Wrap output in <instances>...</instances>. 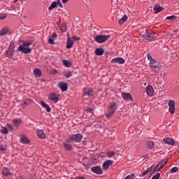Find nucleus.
<instances>
[{
	"mask_svg": "<svg viewBox=\"0 0 179 179\" xmlns=\"http://www.w3.org/2000/svg\"><path fill=\"white\" fill-rule=\"evenodd\" d=\"M83 138V136H82L80 134H73L70 136L69 138H67L66 142L69 143H79L81 142Z\"/></svg>",
	"mask_w": 179,
	"mask_h": 179,
	"instance_id": "nucleus-1",
	"label": "nucleus"
},
{
	"mask_svg": "<svg viewBox=\"0 0 179 179\" xmlns=\"http://www.w3.org/2000/svg\"><path fill=\"white\" fill-rule=\"evenodd\" d=\"M150 68L153 73H159V71L162 69V64L156 60H152L150 62Z\"/></svg>",
	"mask_w": 179,
	"mask_h": 179,
	"instance_id": "nucleus-2",
	"label": "nucleus"
},
{
	"mask_svg": "<svg viewBox=\"0 0 179 179\" xmlns=\"http://www.w3.org/2000/svg\"><path fill=\"white\" fill-rule=\"evenodd\" d=\"M13 54H15V43L10 42L8 50L6 52V57L13 58Z\"/></svg>",
	"mask_w": 179,
	"mask_h": 179,
	"instance_id": "nucleus-3",
	"label": "nucleus"
},
{
	"mask_svg": "<svg viewBox=\"0 0 179 179\" xmlns=\"http://www.w3.org/2000/svg\"><path fill=\"white\" fill-rule=\"evenodd\" d=\"M108 38H110L109 35H97L94 38V40L99 44H101L107 41Z\"/></svg>",
	"mask_w": 179,
	"mask_h": 179,
	"instance_id": "nucleus-4",
	"label": "nucleus"
},
{
	"mask_svg": "<svg viewBox=\"0 0 179 179\" xmlns=\"http://www.w3.org/2000/svg\"><path fill=\"white\" fill-rule=\"evenodd\" d=\"M143 36L145 40H148V41H152L155 38H157V34L155 32L146 33Z\"/></svg>",
	"mask_w": 179,
	"mask_h": 179,
	"instance_id": "nucleus-5",
	"label": "nucleus"
},
{
	"mask_svg": "<svg viewBox=\"0 0 179 179\" xmlns=\"http://www.w3.org/2000/svg\"><path fill=\"white\" fill-rule=\"evenodd\" d=\"M48 99L50 101H52V103H58V101L59 100V97L55 92H52L48 96Z\"/></svg>",
	"mask_w": 179,
	"mask_h": 179,
	"instance_id": "nucleus-6",
	"label": "nucleus"
},
{
	"mask_svg": "<svg viewBox=\"0 0 179 179\" xmlns=\"http://www.w3.org/2000/svg\"><path fill=\"white\" fill-rule=\"evenodd\" d=\"M166 164H167V159H165L155 166V171H159V170H162V169H163Z\"/></svg>",
	"mask_w": 179,
	"mask_h": 179,
	"instance_id": "nucleus-7",
	"label": "nucleus"
},
{
	"mask_svg": "<svg viewBox=\"0 0 179 179\" xmlns=\"http://www.w3.org/2000/svg\"><path fill=\"white\" fill-rule=\"evenodd\" d=\"M168 106L169 107V113H171V114H174L176 110V101L170 100L168 103Z\"/></svg>",
	"mask_w": 179,
	"mask_h": 179,
	"instance_id": "nucleus-8",
	"label": "nucleus"
},
{
	"mask_svg": "<svg viewBox=\"0 0 179 179\" xmlns=\"http://www.w3.org/2000/svg\"><path fill=\"white\" fill-rule=\"evenodd\" d=\"M91 171L94 173V174H103V171L101 170V167L100 166H92L91 168Z\"/></svg>",
	"mask_w": 179,
	"mask_h": 179,
	"instance_id": "nucleus-9",
	"label": "nucleus"
},
{
	"mask_svg": "<svg viewBox=\"0 0 179 179\" xmlns=\"http://www.w3.org/2000/svg\"><path fill=\"white\" fill-rule=\"evenodd\" d=\"M113 163H114V161L108 159L105 161L102 165V169L103 170H108V169H110V166H113Z\"/></svg>",
	"mask_w": 179,
	"mask_h": 179,
	"instance_id": "nucleus-10",
	"label": "nucleus"
},
{
	"mask_svg": "<svg viewBox=\"0 0 179 179\" xmlns=\"http://www.w3.org/2000/svg\"><path fill=\"white\" fill-rule=\"evenodd\" d=\"M111 64H122L125 63V60L122 57H115L111 59Z\"/></svg>",
	"mask_w": 179,
	"mask_h": 179,
	"instance_id": "nucleus-11",
	"label": "nucleus"
},
{
	"mask_svg": "<svg viewBox=\"0 0 179 179\" xmlns=\"http://www.w3.org/2000/svg\"><path fill=\"white\" fill-rule=\"evenodd\" d=\"M122 97L126 101H132V100H134V98L132 97V95L131 94L127 93V92H122Z\"/></svg>",
	"mask_w": 179,
	"mask_h": 179,
	"instance_id": "nucleus-12",
	"label": "nucleus"
},
{
	"mask_svg": "<svg viewBox=\"0 0 179 179\" xmlns=\"http://www.w3.org/2000/svg\"><path fill=\"white\" fill-rule=\"evenodd\" d=\"M108 111L115 113V110H117V103L111 102L108 106Z\"/></svg>",
	"mask_w": 179,
	"mask_h": 179,
	"instance_id": "nucleus-13",
	"label": "nucleus"
},
{
	"mask_svg": "<svg viewBox=\"0 0 179 179\" xmlns=\"http://www.w3.org/2000/svg\"><path fill=\"white\" fill-rule=\"evenodd\" d=\"M22 119H19V118H15L12 120V123L13 127H15V128H17L19 127V125L22 124Z\"/></svg>",
	"mask_w": 179,
	"mask_h": 179,
	"instance_id": "nucleus-14",
	"label": "nucleus"
},
{
	"mask_svg": "<svg viewBox=\"0 0 179 179\" xmlns=\"http://www.w3.org/2000/svg\"><path fill=\"white\" fill-rule=\"evenodd\" d=\"M1 174L4 176V177H9V176H12V172H10L9 169L4 167L1 171Z\"/></svg>",
	"mask_w": 179,
	"mask_h": 179,
	"instance_id": "nucleus-15",
	"label": "nucleus"
},
{
	"mask_svg": "<svg viewBox=\"0 0 179 179\" xmlns=\"http://www.w3.org/2000/svg\"><path fill=\"white\" fill-rule=\"evenodd\" d=\"M58 87L62 90V92H66L68 90V83H59Z\"/></svg>",
	"mask_w": 179,
	"mask_h": 179,
	"instance_id": "nucleus-16",
	"label": "nucleus"
},
{
	"mask_svg": "<svg viewBox=\"0 0 179 179\" xmlns=\"http://www.w3.org/2000/svg\"><path fill=\"white\" fill-rule=\"evenodd\" d=\"M36 135L39 139H44L45 138V134L41 129H36Z\"/></svg>",
	"mask_w": 179,
	"mask_h": 179,
	"instance_id": "nucleus-17",
	"label": "nucleus"
},
{
	"mask_svg": "<svg viewBox=\"0 0 179 179\" xmlns=\"http://www.w3.org/2000/svg\"><path fill=\"white\" fill-rule=\"evenodd\" d=\"M163 141L165 142V143H167V145H171L172 146L176 145V141H174V139L173 138H165L163 139Z\"/></svg>",
	"mask_w": 179,
	"mask_h": 179,
	"instance_id": "nucleus-18",
	"label": "nucleus"
},
{
	"mask_svg": "<svg viewBox=\"0 0 179 179\" xmlns=\"http://www.w3.org/2000/svg\"><path fill=\"white\" fill-rule=\"evenodd\" d=\"M66 47L68 50L71 49V47H73V41L69 36L67 38Z\"/></svg>",
	"mask_w": 179,
	"mask_h": 179,
	"instance_id": "nucleus-19",
	"label": "nucleus"
},
{
	"mask_svg": "<svg viewBox=\"0 0 179 179\" xmlns=\"http://www.w3.org/2000/svg\"><path fill=\"white\" fill-rule=\"evenodd\" d=\"M40 104L46 110L48 113H51V108H50V106L48 104L45 103L44 101H41Z\"/></svg>",
	"mask_w": 179,
	"mask_h": 179,
	"instance_id": "nucleus-20",
	"label": "nucleus"
},
{
	"mask_svg": "<svg viewBox=\"0 0 179 179\" xmlns=\"http://www.w3.org/2000/svg\"><path fill=\"white\" fill-rule=\"evenodd\" d=\"M153 9L155 10V13H159V12L164 10V8L161 7L159 4H156Z\"/></svg>",
	"mask_w": 179,
	"mask_h": 179,
	"instance_id": "nucleus-21",
	"label": "nucleus"
},
{
	"mask_svg": "<svg viewBox=\"0 0 179 179\" xmlns=\"http://www.w3.org/2000/svg\"><path fill=\"white\" fill-rule=\"evenodd\" d=\"M8 33H10V30H9V28L6 27L0 31V36H5V34H8Z\"/></svg>",
	"mask_w": 179,
	"mask_h": 179,
	"instance_id": "nucleus-22",
	"label": "nucleus"
},
{
	"mask_svg": "<svg viewBox=\"0 0 179 179\" xmlns=\"http://www.w3.org/2000/svg\"><path fill=\"white\" fill-rule=\"evenodd\" d=\"M153 87L150 85H148L146 87V93L148 94V96H153Z\"/></svg>",
	"mask_w": 179,
	"mask_h": 179,
	"instance_id": "nucleus-23",
	"label": "nucleus"
},
{
	"mask_svg": "<svg viewBox=\"0 0 179 179\" xmlns=\"http://www.w3.org/2000/svg\"><path fill=\"white\" fill-rule=\"evenodd\" d=\"M94 52H95V55H98V56L103 55V54H104V50H103V48H98L95 49Z\"/></svg>",
	"mask_w": 179,
	"mask_h": 179,
	"instance_id": "nucleus-24",
	"label": "nucleus"
},
{
	"mask_svg": "<svg viewBox=\"0 0 179 179\" xmlns=\"http://www.w3.org/2000/svg\"><path fill=\"white\" fill-rule=\"evenodd\" d=\"M62 62L66 68H71L72 66V63L68 60L63 59Z\"/></svg>",
	"mask_w": 179,
	"mask_h": 179,
	"instance_id": "nucleus-25",
	"label": "nucleus"
},
{
	"mask_svg": "<svg viewBox=\"0 0 179 179\" xmlns=\"http://www.w3.org/2000/svg\"><path fill=\"white\" fill-rule=\"evenodd\" d=\"M34 74L36 78H40L41 76V70L40 69H35L34 70Z\"/></svg>",
	"mask_w": 179,
	"mask_h": 179,
	"instance_id": "nucleus-26",
	"label": "nucleus"
},
{
	"mask_svg": "<svg viewBox=\"0 0 179 179\" xmlns=\"http://www.w3.org/2000/svg\"><path fill=\"white\" fill-rule=\"evenodd\" d=\"M84 96H93V90L89 89L84 91Z\"/></svg>",
	"mask_w": 179,
	"mask_h": 179,
	"instance_id": "nucleus-27",
	"label": "nucleus"
},
{
	"mask_svg": "<svg viewBox=\"0 0 179 179\" xmlns=\"http://www.w3.org/2000/svg\"><path fill=\"white\" fill-rule=\"evenodd\" d=\"M64 148L66 149V150H72V149H73V147L71 144L66 143H64Z\"/></svg>",
	"mask_w": 179,
	"mask_h": 179,
	"instance_id": "nucleus-28",
	"label": "nucleus"
},
{
	"mask_svg": "<svg viewBox=\"0 0 179 179\" xmlns=\"http://www.w3.org/2000/svg\"><path fill=\"white\" fill-rule=\"evenodd\" d=\"M32 44H33V40L23 41V47H29V45H31Z\"/></svg>",
	"mask_w": 179,
	"mask_h": 179,
	"instance_id": "nucleus-29",
	"label": "nucleus"
},
{
	"mask_svg": "<svg viewBox=\"0 0 179 179\" xmlns=\"http://www.w3.org/2000/svg\"><path fill=\"white\" fill-rule=\"evenodd\" d=\"M146 146L148 149H153L155 148V142L153 141H148L146 143Z\"/></svg>",
	"mask_w": 179,
	"mask_h": 179,
	"instance_id": "nucleus-30",
	"label": "nucleus"
},
{
	"mask_svg": "<svg viewBox=\"0 0 179 179\" xmlns=\"http://www.w3.org/2000/svg\"><path fill=\"white\" fill-rule=\"evenodd\" d=\"M30 52H31V48L23 46V54H30Z\"/></svg>",
	"mask_w": 179,
	"mask_h": 179,
	"instance_id": "nucleus-31",
	"label": "nucleus"
},
{
	"mask_svg": "<svg viewBox=\"0 0 179 179\" xmlns=\"http://www.w3.org/2000/svg\"><path fill=\"white\" fill-rule=\"evenodd\" d=\"M127 20H128V15H125L123 17L119 20V24H122V23H124V22H127Z\"/></svg>",
	"mask_w": 179,
	"mask_h": 179,
	"instance_id": "nucleus-32",
	"label": "nucleus"
},
{
	"mask_svg": "<svg viewBox=\"0 0 179 179\" xmlns=\"http://www.w3.org/2000/svg\"><path fill=\"white\" fill-rule=\"evenodd\" d=\"M54 8H57V2L53 1L48 8V10H52Z\"/></svg>",
	"mask_w": 179,
	"mask_h": 179,
	"instance_id": "nucleus-33",
	"label": "nucleus"
},
{
	"mask_svg": "<svg viewBox=\"0 0 179 179\" xmlns=\"http://www.w3.org/2000/svg\"><path fill=\"white\" fill-rule=\"evenodd\" d=\"M107 157H113V156H115V152L114 151H108L106 152Z\"/></svg>",
	"mask_w": 179,
	"mask_h": 179,
	"instance_id": "nucleus-34",
	"label": "nucleus"
},
{
	"mask_svg": "<svg viewBox=\"0 0 179 179\" xmlns=\"http://www.w3.org/2000/svg\"><path fill=\"white\" fill-rule=\"evenodd\" d=\"M23 143H25L26 145H27V143H30V140L29 138H27V137L26 136H23Z\"/></svg>",
	"mask_w": 179,
	"mask_h": 179,
	"instance_id": "nucleus-35",
	"label": "nucleus"
},
{
	"mask_svg": "<svg viewBox=\"0 0 179 179\" xmlns=\"http://www.w3.org/2000/svg\"><path fill=\"white\" fill-rule=\"evenodd\" d=\"M1 134H4V135H6L8 134V128L6 127H2L1 129Z\"/></svg>",
	"mask_w": 179,
	"mask_h": 179,
	"instance_id": "nucleus-36",
	"label": "nucleus"
},
{
	"mask_svg": "<svg viewBox=\"0 0 179 179\" xmlns=\"http://www.w3.org/2000/svg\"><path fill=\"white\" fill-rule=\"evenodd\" d=\"M113 114H114L113 112L108 111V113H106L105 115H106V118H111L113 117Z\"/></svg>",
	"mask_w": 179,
	"mask_h": 179,
	"instance_id": "nucleus-37",
	"label": "nucleus"
},
{
	"mask_svg": "<svg viewBox=\"0 0 179 179\" xmlns=\"http://www.w3.org/2000/svg\"><path fill=\"white\" fill-rule=\"evenodd\" d=\"M64 76H65L67 78H71V77H72V72L68 71L64 73Z\"/></svg>",
	"mask_w": 179,
	"mask_h": 179,
	"instance_id": "nucleus-38",
	"label": "nucleus"
},
{
	"mask_svg": "<svg viewBox=\"0 0 179 179\" xmlns=\"http://www.w3.org/2000/svg\"><path fill=\"white\" fill-rule=\"evenodd\" d=\"M168 20H176L177 19V16L176 15H171L166 17Z\"/></svg>",
	"mask_w": 179,
	"mask_h": 179,
	"instance_id": "nucleus-39",
	"label": "nucleus"
},
{
	"mask_svg": "<svg viewBox=\"0 0 179 179\" xmlns=\"http://www.w3.org/2000/svg\"><path fill=\"white\" fill-rule=\"evenodd\" d=\"M60 30L63 32L66 31V24H63Z\"/></svg>",
	"mask_w": 179,
	"mask_h": 179,
	"instance_id": "nucleus-40",
	"label": "nucleus"
},
{
	"mask_svg": "<svg viewBox=\"0 0 179 179\" xmlns=\"http://www.w3.org/2000/svg\"><path fill=\"white\" fill-rule=\"evenodd\" d=\"M86 112H87V113H90V114H93L94 110H93L92 108L87 107V108H86Z\"/></svg>",
	"mask_w": 179,
	"mask_h": 179,
	"instance_id": "nucleus-41",
	"label": "nucleus"
},
{
	"mask_svg": "<svg viewBox=\"0 0 179 179\" xmlns=\"http://www.w3.org/2000/svg\"><path fill=\"white\" fill-rule=\"evenodd\" d=\"M176 171H178V168L173 167L170 170L169 173H176Z\"/></svg>",
	"mask_w": 179,
	"mask_h": 179,
	"instance_id": "nucleus-42",
	"label": "nucleus"
},
{
	"mask_svg": "<svg viewBox=\"0 0 179 179\" xmlns=\"http://www.w3.org/2000/svg\"><path fill=\"white\" fill-rule=\"evenodd\" d=\"M150 171H152V168H150V169H147V170H145V171H144L143 172V176H146V174H148V173H150Z\"/></svg>",
	"mask_w": 179,
	"mask_h": 179,
	"instance_id": "nucleus-43",
	"label": "nucleus"
},
{
	"mask_svg": "<svg viewBox=\"0 0 179 179\" xmlns=\"http://www.w3.org/2000/svg\"><path fill=\"white\" fill-rule=\"evenodd\" d=\"M73 42L74 41H79L80 40V38L76 36H72V39H71Z\"/></svg>",
	"mask_w": 179,
	"mask_h": 179,
	"instance_id": "nucleus-44",
	"label": "nucleus"
},
{
	"mask_svg": "<svg viewBox=\"0 0 179 179\" xmlns=\"http://www.w3.org/2000/svg\"><path fill=\"white\" fill-rule=\"evenodd\" d=\"M160 178V173H157L156 175H154L152 179H159Z\"/></svg>",
	"mask_w": 179,
	"mask_h": 179,
	"instance_id": "nucleus-45",
	"label": "nucleus"
},
{
	"mask_svg": "<svg viewBox=\"0 0 179 179\" xmlns=\"http://www.w3.org/2000/svg\"><path fill=\"white\" fill-rule=\"evenodd\" d=\"M6 14H0V20H3V19L6 18Z\"/></svg>",
	"mask_w": 179,
	"mask_h": 179,
	"instance_id": "nucleus-46",
	"label": "nucleus"
},
{
	"mask_svg": "<svg viewBox=\"0 0 179 179\" xmlns=\"http://www.w3.org/2000/svg\"><path fill=\"white\" fill-rule=\"evenodd\" d=\"M6 126L8 127L9 131H13V126L10 124H7Z\"/></svg>",
	"mask_w": 179,
	"mask_h": 179,
	"instance_id": "nucleus-47",
	"label": "nucleus"
},
{
	"mask_svg": "<svg viewBox=\"0 0 179 179\" xmlns=\"http://www.w3.org/2000/svg\"><path fill=\"white\" fill-rule=\"evenodd\" d=\"M147 58H148V61H150V62L155 61V59H153V58H152V56L149 54L147 55Z\"/></svg>",
	"mask_w": 179,
	"mask_h": 179,
	"instance_id": "nucleus-48",
	"label": "nucleus"
},
{
	"mask_svg": "<svg viewBox=\"0 0 179 179\" xmlns=\"http://www.w3.org/2000/svg\"><path fill=\"white\" fill-rule=\"evenodd\" d=\"M48 43H49V44H51L52 45H54V38L50 37L48 39Z\"/></svg>",
	"mask_w": 179,
	"mask_h": 179,
	"instance_id": "nucleus-49",
	"label": "nucleus"
},
{
	"mask_svg": "<svg viewBox=\"0 0 179 179\" xmlns=\"http://www.w3.org/2000/svg\"><path fill=\"white\" fill-rule=\"evenodd\" d=\"M30 103H31V101L30 99L24 101V104H25V106H29Z\"/></svg>",
	"mask_w": 179,
	"mask_h": 179,
	"instance_id": "nucleus-50",
	"label": "nucleus"
},
{
	"mask_svg": "<svg viewBox=\"0 0 179 179\" xmlns=\"http://www.w3.org/2000/svg\"><path fill=\"white\" fill-rule=\"evenodd\" d=\"M6 150V147L3 146V145H1L0 146V150L1 152H3L4 150Z\"/></svg>",
	"mask_w": 179,
	"mask_h": 179,
	"instance_id": "nucleus-51",
	"label": "nucleus"
},
{
	"mask_svg": "<svg viewBox=\"0 0 179 179\" xmlns=\"http://www.w3.org/2000/svg\"><path fill=\"white\" fill-rule=\"evenodd\" d=\"M57 5L59 6L60 8H62V3H61V1L58 0Z\"/></svg>",
	"mask_w": 179,
	"mask_h": 179,
	"instance_id": "nucleus-52",
	"label": "nucleus"
},
{
	"mask_svg": "<svg viewBox=\"0 0 179 179\" xmlns=\"http://www.w3.org/2000/svg\"><path fill=\"white\" fill-rule=\"evenodd\" d=\"M99 156L100 157H106V153H104V152H101Z\"/></svg>",
	"mask_w": 179,
	"mask_h": 179,
	"instance_id": "nucleus-53",
	"label": "nucleus"
},
{
	"mask_svg": "<svg viewBox=\"0 0 179 179\" xmlns=\"http://www.w3.org/2000/svg\"><path fill=\"white\" fill-rule=\"evenodd\" d=\"M51 38H55L57 37V34L55 33H53L50 36Z\"/></svg>",
	"mask_w": 179,
	"mask_h": 179,
	"instance_id": "nucleus-54",
	"label": "nucleus"
},
{
	"mask_svg": "<svg viewBox=\"0 0 179 179\" xmlns=\"http://www.w3.org/2000/svg\"><path fill=\"white\" fill-rule=\"evenodd\" d=\"M124 179H134V178H132V175H129Z\"/></svg>",
	"mask_w": 179,
	"mask_h": 179,
	"instance_id": "nucleus-55",
	"label": "nucleus"
},
{
	"mask_svg": "<svg viewBox=\"0 0 179 179\" xmlns=\"http://www.w3.org/2000/svg\"><path fill=\"white\" fill-rule=\"evenodd\" d=\"M18 51L23 52V45H20V47L18 48Z\"/></svg>",
	"mask_w": 179,
	"mask_h": 179,
	"instance_id": "nucleus-56",
	"label": "nucleus"
},
{
	"mask_svg": "<svg viewBox=\"0 0 179 179\" xmlns=\"http://www.w3.org/2000/svg\"><path fill=\"white\" fill-rule=\"evenodd\" d=\"M68 1H69V0H62V2L63 3H66V2H68Z\"/></svg>",
	"mask_w": 179,
	"mask_h": 179,
	"instance_id": "nucleus-57",
	"label": "nucleus"
},
{
	"mask_svg": "<svg viewBox=\"0 0 179 179\" xmlns=\"http://www.w3.org/2000/svg\"><path fill=\"white\" fill-rule=\"evenodd\" d=\"M82 143L84 144V145H87V143L86 141H83Z\"/></svg>",
	"mask_w": 179,
	"mask_h": 179,
	"instance_id": "nucleus-58",
	"label": "nucleus"
},
{
	"mask_svg": "<svg viewBox=\"0 0 179 179\" xmlns=\"http://www.w3.org/2000/svg\"><path fill=\"white\" fill-rule=\"evenodd\" d=\"M76 179H85V177L82 176V177L76 178Z\"/></svg>",
	"mask_w": 179,
	"mask_h": 179,
	"instance_id": "nucleus-59",
	"label": "nucleus"
},
{
	"mask_svg": "<svg viewBox=\"0 0 179 179\" xmlns=\"http://www.w3.org/2000/svg\"><path fill=\"white\" fill-rule=\"evenodd\" d=\"M21 142H23V138H21Z\"/></svg>",
	"mask_w": 179,
	"mask_h": 179,
	"instance_id": "nucleus-60",
	"label": "nucleus"
},
{
	"mask_svg": "<svg viewBox=\"0 0 179 179\" xmlns=\"http://www.w3.org/2000/svg\"><path fill=\"white\" fill-rule=\"evenodd\" d=\"M55 72L57 73V70H55Z\"/></svg>",
	"mask_w": 179,
	"mask_h": 179,
	"instance_id": "nucleus-61",
	"label": "nucleus"
},
{
	"mask_svg": "<svg viewBox=\"0 0 179 179\" xmlns=\"http://www.w3.org/2000/svg\"><path fill=\"white\" fill-rule=\"evenodd\" d=\"M24 17H27L24 16Z\"/></svg>",
	"mask_w": 179,
	"mask_h": 179,
	"instance_id": "nucleus-62",
	"label": "nucleus"
}]
</instances>
